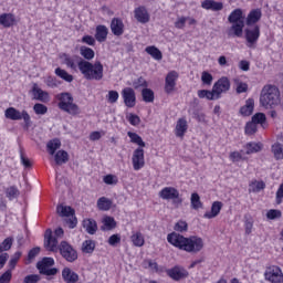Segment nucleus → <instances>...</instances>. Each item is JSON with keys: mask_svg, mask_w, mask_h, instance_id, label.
Instances as JSON below:
<instances>
[{"mask_svg": "<svg viewBox=\"0 0 283 283\" xmlns=\"http://www.w3.org/2000/svg\"><path fill=\"white\" fill-rule=\"evenodd\" d=\"M64 65L72 72H80L86 81H103L104 66L101 61L95 63L83 60L80 55L64 53Z\"/></svg>", "mask_w": 283, "mask_h": 283, "instance_id": "nucleus-1", "label": "nucleus"}, {"mask_svg": "<svg viewBox=\"0 0 283 283\" xmlns=\"http://www.w3.org/2000/svg\"><path fill=\"white\" fill-rule=\"evenodd\" d=\"M167 242L186 253H200L205 249V241L198 235L187 238L178 232H171L167 235Z\"/></svg>", "mask_w": 283, "mask_h": 283, "instance_id": "nucleus-2", "label": "nucleus"}, {"mask_svg": "<svg viewBox=\"0 0 283 283\" xmlns=\"http://www.w3.org/2000/svg\"><path fill=\"white\" fill-rule=\"evenodd\" d=\"M259 103L264 109H275L282 103L280 88L273 84H265L261 90Z\"/></svg>", "mask_w": 283, "mask_h": 283, "instance_id": "nucleus-3", "label": "nucleus"}, {"mask_svg": "<svg viewBox=\"0 0 283 283\" xmlns=\"http://www.w3.org/2000/svg\"><path fill=\"white\" fill-rule=\"evenodd\" d=\"M231 90V81L229 77L222 76L212 86V91L199 90L197 92L199 98H207V101H218L222 97V94Z\"/></svg>", "mask_w": 283, "mask_h": 283, "instance_id": "nucleus-4", "label": "nucleus"}, {"mask_svg": "<svg viewBox=\"0 0 283 283\" xmlns=\"http://www.w3.org/2000/svg\"><path fill=\"white\" fill-rule=\"evenodd\" d=\"M57 101V107L61 112H65L70 116H78L81 114V107L74 103V96L72 93L63 92L55 96Z\"/></svg>", "mask_w": 283, "mask_h": 283, "instance_id": "nucleus-5", "label": "nucleus"}, {"mask_svg": "<svg viewBox=\"0 0 283 283\" xmlns=\"http://www.w3.org/2000/svg\"><path fill=\"white\" fill-rule=\"evenodd\" d=\"M228 21L229 23H232L230 34L238 39H242L244 32V13L242 12V9H234L228 17Z\"/></svg>", "mask_w": 283, "mask_h": 283, "instance_id": "nucleus-6", "label": "nucleus"}, {"mask_svg": "<svg viewBox=\"0 0 283 283\" xmlns=\"http://www.w3.org/2000/svg\"><path fill=\"white\" fill-rule=\"evenodd\" d=\"M4 116L9 120H23V129H30L32 127V117H30V113L25 109L21 112L15 107H9L4 111Z\"/></svg>", "mask_w": 283, "mask_h": 283, "instance_id": "nucleus-7", "label": "nucleus"}, {"mask_svg": "<svg viewBox=\"0 0 283 283\" xmlns=\"http://www.w3.org/2000/svg\"><path fill=\"white\" fill-rule=\"evenodd\" d=\"M158 196L159 198H161V200H171L174 207H179L180 205H182V197H180V191L175 187L163 188L159 191Z\"/></svg>", "mask_w": 283, "mask_h": 283, "instance_id": "nucleus-8", "label": "nucleus"}, {"mask_svg": "<svg viewBox=\"0 0 283 283\" xmlns=\"http://www.w3.org/2000/svg\"><path fill=\"white\" fill-rule=\"evenodd\" d=\"M52 266H54V259L50 256H45L36 263V269L40 275H56L59 269Z\"/></svg>", "mask_w": 283, "mask_h": 283, "instance_id": "nucleus-9", "label": "nucleus"}, {"mask_svg": "<svg viewBox=\"0 0 283 283\" xmlns=\"http://www.w3.org/2000/svg\"><path fill=\"white\" fill-rule=\"evenodd\" d=\"M60 255L66 262H76L78 260V252L67 241H62L59 245Z\"/></svg>", "mask_w": 283, "mask_h": 283, "instance_id": "nucleus-10", "label": "nucleus"}, {"mask_svg": "<svg viewBox=\"0 0 283 283\" xmlns=\"http://www.w3.org/2000/svg\"><path fill=\"white\" fill-rule=\"evenodd\" d=\"M265 280L271 283H283L282 269L277 265H271L265 270Z\"/></svg>", "mask_w": 283, "mask_h": 283, "instance_id": "nucleus-11", "label": "nucleus"}, {"mask_svg": "<svg viewBox=\"0 0 283 283\" xmlns=\"http://www.w3.org/2000/svg\"><path fill=\"white\" fill-rule=\"evenodd\" d=\"M244 34L248 48H255V44L258 43V41H260V25H254L253 28L245 29Z\"/></svg>", "mask_w": 283, "mask_h": 283, "instance_id": "nucleus-12", "label": "nucleus"}, {"mask_svg": "<svg viewBox=\"0 0 283 283\" xmlns=\"http://www.w3.org/2000/svg\"><path fill=\"white\" fill-rule=\"evenodd\" d=\"M166 273L168 277L175 282H180V280H187V277H189V271L180 265H175L174 268L168 269Z\"/></svg>", "mask_w": 283, "mask_h": 283, "instance_id": "nucleus-13", "label": "nucleus"}, {"mask_svg": "<svg viewBox=\"0 0 283 283\" xmlns=\"http://www.w3.org/2000/svg\"><path fill=\"white\" fill-rule=\"evenodd\" d=\"M44 247L46 251H52L56 253L59 251V239L54 237L52 229H46L44 233Z\"/></svg>", "mask_w": 283, "mask_h": 283, "instance_id": "nucleus-14", "label": "nucleus"}, {"mask_svg": "<svg viewBox=\"0 0 283 283\" xmlns=\"http://www.w3.org/2000/svg\"><path fill=\"white\" fill-rule=\"evenodd\" d=\"M132 164L135 171H140L145 167V149L136 148L133 151Z\"/></svg>", "mask_w": 283, "mask_h": 283, "instance_id": "nucleus-15", "label": "nucleus"}, {"mask_svg": "<svg viewBox=\"0 0 283 283\" xmlns=\"http://www.w3.org/2000/svg\"><path fill=\"white\" fill-rule=\"evenodd\" d=\"M122 98L126 107H136V91L132 87H125L122 91Z\"/></svg>", "mask_w": 283, "mask_h": 283, "instance_id": "nucleus-16", "label": "nucleus"}, {"mask_svg": "<svg viewBox=\"0 0 283 283\" xmlns=\"http://www.w3.org/2000/svg\"><path fill=\"white\" fill-rule=\"evenodd\" d=\"M176 81H178V72L176 71L168 72L165 80L166 94H171L174 90H176Z\"/></svg>", "mask_w": 283, "mask_h": 283, "instance_id": "nucleus-17", "label": "nucleus"}, {"mask_svg": "<svg viewBox=\"0 0 283 283\" xmlns=\"http://www.w3.org/2000/svg\"><path fill=\"white\" fill-rule=\"evenodd\" d=\"M134 17L138 23H149V11H147V8L145 6H139L134 9Z\"/></svg>", "mask_w": 283, "mask_h": 283, "instance_id": "nucleus-18", "label": "nucleus"}, {"mask_svg": "<svg viewBox=\"0 0 283 283\" xmlns=\"http://www.w3.org/2000/svg\"><path fill=\"white\" fill-rule=\"evenodd\" d=\"M111 31L114 36H123V34H125V23H123V19L113 18L111 21Z\"/></svg>", "mask_w": 283, "mask_h": 283, "instance_id": "nucleus-19", "label": "nucleus"}, {"mask_svg": "<svg viewBox=\"0 0 283 283\" xmlns=\"http://www.w3.org/2000/svg\"><path fill=\"white\" fill-rule=\"evenodd\" d=\"M187 129H189V124L187 123V118L180 117L177 120V124L175 127V136H177V138H185V134H187Z\"/></svg>", "mask_w": 283, "mask_h": 283, "instance_id": "nucleus-20", "label": "nucleus"}, {"mask_svg": "<svg viewBox=\"0 0 283 283\" xmlns=\"http://www.w3.org/2000/svg\"><path fill=\"white\" fill-rule=\"evenodd\" d=\"M223 203L222 201H214L211 205V210L205 212L203 218L206 220H213V218H218L220 216V212L222 211Z\"/></svg>", "mask_w": 283, "mask_h": 283, "instance_id": "nucleus-21", "label": "nucleus"}, {"mask_svg": "<svg viewBox=\"0 0 283 283\" xmlns=\"http://www.w3.org/2000/svg\"><path fill=\"white\" fill-rule=\"evenodd\" d=\"M62 280L65 283H78L80 276L71 268L65 266L62 270Z\"/></svg>", "mask_w": 283, "mask_h": 283, "instance_id": "nucleus-22", "label": "nucleus"}, {"mask_svg": "<svg viewBox=\"0 0 283 283\" xmlns=\"http://www.w3.org/2000/svg\"><path fill=\"white\" fill-rule=\"evenodd\" d=\"M0 25H2V28H14V25H17V15L13 13H1Z\"/></svg>", "mask_w": 283, "mask_h": 283, "instance_id": "nucleus-23", "label": "nucleus"}, {"mask_svg": "<svg viewBox=\"0 0 283 283\" xmlns=\"http://www.w3.org/2000/svg\"><path fill=\"white\" fill-rule=\"evenodd\" d=\"M201 8L203 10H212V12H220V10L224 9V3L216 0H203L201 2Z\"/></svg>", "mask_w": 283, "mask_h": 283, "instance_id": "nucleus-24", "label": "nucleus"}, {"mask_svg": "<svg viewBox=\"0 0 283 283\" xmlns=\"http://www.w3.org/2000/svg\"><path fill=\"white\" fill-rule=\"evenodd\" d=\"M254 109H255V99H253V97H249L245 101V104L240 107L239 113L241 114V116H251Z\"/></svg>", "mask_w": 283, "mask_h": 283, "instance_id": "nucleus-25", "label": "nucleus"}, {"mask_svg": "<svg viewBox=\"0 0 283 283\" xmlns=\"http://www.w3.org/2000/svg\"><path fill=\"white\" fill-rule=\"evenodd\" d=\"M107 34H109V30L104 24H98L95 29V40L98 43H105L107 41Z\"/></svg>", "mask_w": 283, "mask_h": 283, "instance_id": "nucleus-26", "label": "nucleus"}, {"mask_svg": "<svg viewBox=\"0 0 283 283\" xmlns=\"http://www.w3.org/2000/svg\"><path fill=\"white\" fill-rule=\"evenodd\" d=\"M260 19H262V10L253 9L249 12L245 23L249 27L255 25V23H258L260 21Z\"/></svg>", "mask_w": 283, "mask_h": 283, "instance_id": "nucleus-27", "label": "nucleus"}, {"mask_svg": "<svg viewBox=\"0 0 283 283\" xmlns=\"http://www.w3.org/2000/svg\"><path fill=\"white\" fill-rule=\"evenodd\" d=\"M32 95L35 101H41V103L50 101V94L45 91H42L36 85L32 87Z\"/></svg>", "mask_w": 283, "mask_h": 283, "instance_id": "nucleus-28", "label": "nucleus"}, {"mask_svg": "<svg viewBox=\"0 0 283 283\" xmlns=\"http://www.w3.org/2000/svg\"><path fill=\"white\" fill-rule=\"evenodd\" d=\"M83 227L90 235H94L98 231V223L94 219H84Z\"/></svg>", "mask_w": 283, "mask_h": 283, "instance_id": "nucleus-29", "label": "nucleus"}, {"mask_svg": "<svg viewBox=\"0 0 283 283\" xmlns=\"http://www.w3.org/2000/svg\"><path fill=\"white\" fill-rule=\"evenodd\" d=\"M80 54H81V59H83V61H94V56H96V53L93 51L92 48L86 46V45H82L80 46Z\"/></svg>", "mask_w": 283, "mask_h": 283, "instance_id": "nucleus-30", "label": "nucleus"}, {"mask_svg": "<svg viewBox=\"0 0 283 283\" xmlns=\"http://www.w3.org/2000/svg\"><path fill=\"white\" fill-rule=\"evenodd\" d=\"M102 231H114V229L117 227L116 219L109 216H105L102 219Z\"/></svg>", "mask_w": 283, "mask_h": 283, "instance_id": "nucleus-31", "label": "nucleus"}, {"mask_svg": "<svg viewBox=\"0 0 283 283\" xmlns=\"http://www.w3.org/2000/svg\"><path fill=\"white\" fill-rule=\"evenodd\" d=\"M98 211H109L114 205V201L107 197H101L97 199Z\"/></svg>", "mask_w": 283, "mask_h": 283, "instance_id": "nucleus-32", "label": "nucleus"}, {"mask_svg": "<svg viewBox=\"0 0 283 283\" xmlns=\"http://www.w3.org/2000/svg\"><path fill=\"white\" fill-rule=\"evenodd\" d=\"M145 52L148 53L154 61H163V51L156 45L146 46Z\"/></svg>", "mask_w": 283, "mask_h": 283, "instance_id": "nucleus-33", "label": "nucleus"}, {"mask_svg": "<svg viewBox=\"0 0 283 283\" xmlns=\"http://www.w3.org/2000/svg\"><path fill=\"white\" fill-rule=\"evenodd\" d=\"M55 164L61 167L70 160V154L66 150H57L54 156Z\"/></svg>", "mask_w": 283, "mask_h": 283, "instance_id": "nucleus-34", "label": "nucleus"}, {"mask_svg": "<svg viewBox=\"0 0 283 283\" xmlns=\"http://www.w3.org/2000/svg\"><path fill=\"white\" fill-rule=\"evenodd\" d=\"M130 241L133 242V247H145V237L142 231L133 232Z\"/></svg>", "mask_w": 283, "mask_h": 283, "instance_id": "nucleus-35", "label": "nucleus"}, {"mask_svg": "<svg viewBox=\"0 0 283 283\" xmlns=\"http://www.w3.org/2000/svg\"><path fill=\"white\" fill-rule=\"evenodd\" d=\"M251 120L256 125H261L263 129H266L269 127V124L266 123V114L264 113H255L252 116Z\"/></svg>", "mask_w": 283, "mask_h": 283, "instance_id": "nucleus-36", "label": "nucleus"}, {"mask_svg": "<svg viewBox=\"0 0 283 283\" xmlns=\"http://www.w3.org/2000/svg\"><path fill=\"white\" fill-rule=\"evenodd\" d=\"M54 74L65 81V83H72L74 81V75L70 74L65 69L56 67Z\"/></svg>", "mask_w": 283, "mask_h": 283, "instance_id": "nucleus-37", "label": "nucleus"}, {"mask_svg": "<svg viewBox=\"0 0 283 283\" xmlns=\"http://www.w3.org/2000/svg\"><path fill=\"white\" fill-rule=\"evenodd\" d=\"M264 147V145H262V143H255V142H250L248 144H245V154L248 156H250V154H258L260 153V150Z\"/></svg>", "mask_w": 283, "mask_h": 283, "instance_id": "nucleus-38", "label": "nucleus"}, {"mask_svg": "<svg viewBox=\"0 0 283 283\" xmlns=\"http://www.w3.org/2000/svg\"><path fill=\"white\" fill-rule=\"evenodd\" d=\"M46 149L50 154V156H54L56 154L57 149H61V139L54 138L48 142Z\"/></svg>", "mask_w": 283, "mask_h": 283, "instance_id": "nucleus-39", "label": "nucleus"}, {"mask_svg": "<svg viewBox=\"0 0 283 283\" xmlns=\"http://www.w3.org/2000/svg\"><path fill=\"white\" fill-rule=\"evenodd\" d=\"M271 151L276 160H283V145L280 142L271 146Z\"/></svg>", "mask_w": 283, "mask_h": 283, "instance_id": "nucleus-40", "label": "nucleus"}, {"mask_svg": "<svg viewBox=\"0 0 283 283\" xmlns=\"http://www.w3.org/2000/svg\"><path fill=\"white\" fill-rule=\"evenodd\" d=\"M56 211L61 218H70V216H74V209L70 206L60 205L56 207Z\"/></svg>", "mask_w": 283, "mask_h": 283, "instance_id": "nucleus-41", "label": "nucleus"}, {"mask_svg": "<svg viewBox=\"0 0 283 283\" xmlns=\"http://www.w3.org/2000/svg\"><path fill=\"white\" fill-rule=\"evenodd\" d=\"M127 136L128 138H130V143H133L134 145H138V148L143 149V147L146 146L143 137H140V135H138L137 133L128 132Z\"/></svg>", "mask_w": 283, "mask_h": 283, "instance_id": "nucleus-42", "label": "nucleus"}, {"mask_svg": "<svg viewBox=\"0 0 283 283\" xmlns=\"http://www.w3.org/2000/svg\"><path fill=\"white\" fill-rule=\"evenodd\" d=\"M96 249V241L90 239V240H85L82 243V252L83 253H88L92 254L94 253V250Z\"/></svg>", "mask_w": 283, "mask_h": 283, "instance_id": "nucleus-43", "label": "nucleus"}, {"mask_svg": "<svg viewBox=\"0 0 283 283\" xmlns=\"http://www.w3.org/2000/svg\"><path fill=\"white\" fill-rule=\"evenodd\" d=\"M229 159L231 160V163H244V160H249L248 157H244L242 155V150L238 151V150H234V151H231L229 154Z\"/></svg>", "mask_w": 283, "mask_h": 283, "instance_id": "nucleus-44", "label": "nucleus"}, {"mask_svg": "<svg viewBox=\"0 0 283 283\" xmlns=\"http://www.w3.org/2000/svg\"><path fill=\"white\" fill-rule=\"evenodd\" d=\"M6 196L8 200H15L19 196H21V191L17 186H11L6 189Z\"/></svg>", "mask_w": 283, "mask_h": 283, "instance_id": "nucleus-45", "label": "nucleus"}, {"mask_svg": "<svg viewBox=\"0 0 283 283\" xmlns=\"http://www.w3.org/2000/svg\"><path fill=\"white\" fill-rule=\"evenodd\" d=\"M21 255H23L22 253H21V251H17L12 256H11V259H10V261H9V264H8V266H9V269H8V271H14V269H17V264H19V261L21 260Z\"/></svg>", "mask_w": 283, "mask_h": 283, "instance_id": "nucleus-46", "label": "nucleus"}, {"mask_svg": "<svg viewBox=\"0 0 283 283\" xmlns=\"http://www.w3.org/2000/svg\"><path fill=\"white\" fill-rule=\"evenodd\" d=\"M142 97L144 103H154V99H155L154 91L147 87L144 88L142 91Z\"/></svg>", "mask_w": 283, "mask_h": 283, "instance_id": "nucleus-47", "label": "nucleus"}, {"mask_svg": "<svg viewBox=\"0 0 283 283\" xmlns=\"http://www.w3.org/2000/svg\"><path fill=\"white\" fill-rule=\"evenodd\" d=\"M13 243H14V239L12 237L6 238L0 243V253H3L4 251H10L12 249Z\"/></svg>", "mask_w": 283, "mask_h": 283, "instance_id": "nucleus-48", "label": "nucleus"}, {"mask_svg": "<svg viewBox=\"0 0 283 283\" xmlns=\"http://www.w3.org/2000/svg\"><path fill=\"white\" fill-rule=\"evenodd\" d=\"M244 134L245 136H254V134H258V125L252 120L248 122L244 127Z\"/></svg>", "mask_w": 283, "mask_h": 283, "instance_id": "nucleus-49", "label": "nucleus"}, {"mask_svg": "<svg viewBox=\"0 0 283 283\" xmlns=\"http://www.w3.org/2000/svg\"><path fill=\"white\" fill-rule=\"evenodd\" d=\"M190 205L195 210L202 209V201H200V195L198 192L191 195Z\"/></svg>", "mask_w": 283, "mask_h": 283, "instance_id": "nucleus-50", "label": "nucleus"}, {"mask_svg": "<svg viewBox=\"0 0 283 283\" xmlns=\"http://www.w3.org/2000/svg\"><path fill=\"white\" fill-rule=\"evenodd\" d=\"M245 220H244V230H245V235H251V233H253V224H254V221H253V218L251 216L249 217H244Z\"/></svg>", "mask_w": 283, "mask_h": 283, "instance_id": "nucleus-51", "label": "nucleus"}, {"mask_svg": "<svg viewBox=\"0 0 283 283\" xmlns=\"http://www.w3.org/2000/svg\"><path fill=\"white\" fill-rule=\"evenodd\" d=\"M33 112L36 116H45V114H48V106H45V104L36 103L33 105Z\"/></svg>", "mask_w": 283, "mask_h": 283, "instance_id": "nucleus-52", "label": "nucleus"}, {"mask_svg": "<svg viewBox=\"0 0 283 283\" xmlns=\"http://www.w3.org/2000/svg\"><path fill=\"white\" fill-rule=\"evenodd\" d=\"M187 229H189V224L187 223V221L182 220H179L174 227V230L177 231V233H185Z\"/></svg>", "mask_w": 283, "mask_h": 283, "instance_id": "nucleus-53", "label": "nucleus"}, {"mask_svg": "<svg viewBox=\"0 0 283 283\" xmlns=\"http://www.w3.org/2000/svg\"><path fill=\"white\" fill-rule=\"evenodd\" d=\"M126 118L133 127H138V125H140V117L134 113L128 114Z\"/></svg>", "mask_w": 283, "mask_h": 283, "instance_id": "nucleus-54", "label": "nucleus"}, {"mask_svg": "<svg viewBox=\"0 0 283 283\" xmlns=\"http://www.w3.org/2000/svg\"><path fill=\"white\" fill-rule=\"evenodd\" d=\"M253 186H254V188L252 189V191L254 193H258V192L262 191L263 189H266V184L262 180L261 181H258V180L252 181L250 187H253Z\"/></svg>", "mask_w": 283, "mask_h": 283, "instance_id": "nucleus-55", "label": "nucleus"}, {"mask_svg": "<svg viewBox=\"0 0 283 283\" xmlns=\"http://www.w3.org/2000/svg\"><path fill=\"white\" fill-rule=\"evenodd\" d=\"M266 218H268V220H277V219L282 218V211L277 210V209H270L266 212Z\"/></svg>", "mask_w": 283, "mask_h": 283, "instance_id": "nucleus-56", "label": "nucleus"}, {"mask_svg": "<svg viewBox=\"0 0 283 283\" xmlns=\"http://www.w3.org/2000/svg\"><path fill=\"white\" fill-rule=\"evenodd\" d=\"M103 182H105V185H118V177L116 175H106L103 178Z\"/></svg>", "mask_w": 283, "mask_h": 283, "instance_id": "nucleus-57", "label": "nucleus"}, {"mask_svg": "<svg viewBox=\"0 0 283 283\" xmlns=\"http://www.w3.org/2000/svg\"><path fill=\"white\" fill-rule=\"evenodd\" d=\"M201 81L203 85H211L213 83V75L207 71H203L201 74Z\"/></svg>", "mask_w": 283, "mask_h": 283, "instance_id": "nucleus-58", "label": "nucleus"}, {"mask_svg": "<svg viewBox=\"0 0 283 283\" xmlns=\"http://www.w3.org/2000/svg\"><path fill=\"white\" fill-rule=\"evenodd\" d=\"M41 282V275L39 274H29L23 279V283H39Z\"/></svg>", "mask_w": 283, "mask_h": 283, "instance_id": "nucleus-59", "label": "nucleus"}, {"mask_svg": "<svg viewBox=\"0 0 283 283\" xmlns=\"http://www.w3.org/2000/svg\"><path fill=\"white\" fill-rule=\"evenodd\" d=\"M12 282V270H7L0 276V283H10Z\"/></svg>", "mask_w": 283, "mask_h": 283, "instance_id": "nucleus-60", "label": "nucleus"}, {"mask_svg": "<svg viewBox=\"0 0 283 283\" xmlns=\"http://www.w3.org/2000/svg\"><path fill=\"white\" fill-rule=\"evenodd\" d=\"M39 253H41V248L35 247L32 248L29 253H28V262L29 264L32 262V260H34V258H36V255H39Z\"/></svg>", "mask_w": 283, "mask_h": 283, "instance_id": "nucleus-61", "label": "nucleus"}, {"mask_svg": "<svg viewBox=\"0 0 283 283\" xmlns=\"http://www.w3.org/2000/svg\"><path fill=\"white\" fill-rule=\"evenodd\" d=\"M106 98L111 104L117 103L119 98L118 91H109Z\"/></svg>", "mask_w": 283, "mask_h": 283, "instance_id": "nucleus-62", "label": "nucleus"}, {"mask_svg": "<svg viewBox=\"0 0 283 283\" xmlns=\"http://www.w3.org/2000/svg\"><path fill=\"white\" fill-rule=\"evenodd\" d=\"M108 244L109 247H117V244H120V234H112L108 238Z\"/></svg>", "mask_w": 283, "mask_h": 283, "instance_id": "nucleus-63", "label": "nucleus"}, {"mask_svg": "<svg viewBox=\"0 0 283 283\" xmlns=\"http://www.w3.org/2000/svg\"><path fill=\"white\" fill-rule=\"evenodd\" d=\"M275 202L276 205H282L283 202V184H281L276 190Z\"/></svg>", "mask_w": 283, "mask_h": 283, "instance_id": "nucleus-64", "label": "nucleus"}]
</instances>
